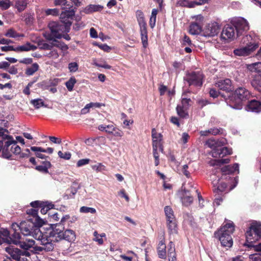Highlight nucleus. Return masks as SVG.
Wrapping results in <instances>:
<instances>
[{
    "mask_svg": "<svg viewBox=\"0 0 261 261\" xmlns=\"http://www.w3.org/2000/svg\"><path fill=\"white\" fill-rule=\"evenodd\" d=\"M244 42L246 40L248 41L246 43V46L236 49L233 50V53L238 56H247L252 53L257 47V44L252 40L251 35H246L244 38Z\"/></svg>",
    "mask_w": 261,
    "mask_h": 261,
    "instance_id": "6",
    "label": "nucleus"
},
{
    "mask_svg": "<svg viewBox=\"0 0 261 261\" xmlns=\"http://www.w3.org/2000/svg\"><path fill=\"white\" fill-rule=\"evenodd\" d=\"M226 143L225 140H221L220 141H216L214 139H208L205 142V145H206L208 147H210L212 149V150H215L220 146H223Z\"/></svg>",
    "mask_w": 261,
    "mask_h": 261,
    "instance_id": "28",
    "label": "nucleus"
},
{
    "mask_svg": "<svg viewBox=\"0 0 261 261\" xmlns=\"http://www.w3.org/2000/svg\"><path fill=\"white\" fill-rule=\"evenodd\" d=\"M168 256L169 261H176L174 244L172 241L168 245Z\"/></svg>",
    "mask_w": 261,
    "mask_h": 261,
    "instance_id": "30",
    "label": "nucleus"
},
{
    "mask_svg": "<svg viewBox=\"0 0 261 261\" xmlns=\"http://www.w3.org/2000/svg\"><path fill=\"white\" fill-rule=\"evenodd\" d=\"M80 212L83 213H91V214H95L96 213V210L95 208L93 207H87V206H82L80 208Z\"/></svg>",
    "mask_w": 261,
    "mask_h": 261,
    "instance_id": "54",
    "label": "nucleus"
},
{
    "mask_svg": "<svg viewBox=\"0 0 261 261\" xmlns=\"http://www.w3.org/2000/svg\"><path fill=\"white\" fill-rule=\"evenodd\" d=\"M58 154L60 158L67 160H69L71 156V154L69 152H65L63 153L61 151H58Z\"/></svg>",
    "mask_w": 261,
    "mask_h": 261,
    "instance_id": "58",
    "label": "nucleus"
},
{
    "mask_svg": "<svg viewBox=\"0 0 261 261\" xmlns=\"http://www.w3.org/2000/svg\"><path fill=\"white\" fill-rule=\"evenodd\" d=\"M5 36L10 38H17L23 36V35L18 34L14 29H10L5 34Z\"/></svg>",
    "mask_w": 261,
    "mask_h": 261,
    "instance_id": "50",
    "label": "nucleus"
},
{
    "mask_svg": "<svg viewBox=\"0 0 261 261\" xmlns=\"http://www.w3.org/2000/svg\"><path fill=\"white\" fill-rule=\"evenodd\" d=\"M51 166V164L48 161L43 162V164L36 166V169L40 172L47 173L48 169Z\"/></svg>",
    "mask_w": 261,
    "mask_h": 261,
    "instance_id": "42",
    "label": "nucleus"
},
{
    "mask_svg": "<svg viewBox=\"0 0 261 261\" xmlns=\"http://www.w3.org/2000/svg\"><path fill=\"white\" fill-rule=\"evenodd\" d=\"M179 195L183 205L188 206L193 202V198L191 196L188 191L183 190L179 193Z\"/></svg>",
    "mask_w": 261,
    "mask_h": 261,
    "instance_id": "20",
    "label": "nucleus"
},
{
    "mask_svg": "<svg viewBox=\"0 0 261 261\" xmlns=\"http://www.w3.org/2000/svg\"><path fill=\"white\" fill-rule=\"evenodd\" d=\"M230 160L229 159L213 160L210 162L209 164L211 166H219L222 164L228 163Z\"/></svg>",
    "mask_w": 261,
    "mask_h": 261,
    "instance_id": "47",
    "label": "nucleus"
},
{
    "mask_svg": "<svg viewBox=\"0 0 261 261\" xmlns=\"http://www.w3.org/2000/svg\"><path fill=\"white\" fill-rule=\"evenodd\" d=\"M245 109L249 112L258 113L261 111V102L252 100L246 106Z\"/></svg>",
    "mask_w": 261,
    "mask_h": 261,
    "instance_id": "23",
    "label": "nucleus"
},
{
    "mask_svg": "<svg viewBox=\"0 0 261 261\" xmlns=\"http://www.w3.org/2000/svg\"><path fill=\"white\" fill-rule=\"evenodd\" d=\"M136 16L139 25L147 24L145 20L144 13L142 11L137 10L136 12Z\"/></svg>",
    "mask_w": 261,
    "mask_h": 261,
    "instance_id": "41",
    "label": "nucleus"
},
{
    "mask_svg": "<svg viewBox=\"0 0 261 261\" xmlns=\"http://www.w3.org/2000/svg\"><path fill=\"white\" fill-rule=\"evenodd\" d=\"M93 64L97 67H102L105 69H110L111 68V66L107 64L105 61H103L101 63H98L95 60H94Z\"/></svg>",
    "mask_w": 261,
    "mask_h": 261,
    "instance_id": "57",
    "label": "nucleus"
},
{
    "mask_svg": "<svg viewBox=\"0 0 261 261\" xmlns=\"http://www.w3.org/2000/svg\"><path fill=\"white\" fill-rule=\"evenodd\" d=\"M69 219H70V217L69 215L63 216L61 219L60 222L56 225H60V227H64V226L65 225L66 222H68Z\"/></svg>",
    "mask_w": 261,
    "mask_h": 261,
    "instance_id": "60",
    "label": "nucleus"
},
{
    "mask_svg": "<svg viewBox=\"0 0 261 261\" xmlns=\"http://www.w3.org/2000/svg\"><path fill=\"white\" fill-rule=\"evenodd\" d=\"M202 78L201 73L193 72L187 74L185 77V80L188 83L190 86H201L202 84Z\"/></svg>",
    "mask_w": 261,
    "mask_h": 261,
    "instance_id": "13",
    "label": "nucleus"
},
{
    "mask_svg": "<svg viewBox=\"0 0 261 261\" xmlns=\"http://www.w3.org/2000/svg\"><path fill=\"white\" fill-rule=\"evenodd\" d=\"M27 214L32 216V218H30L28 220L34 221L37 225L42 226L44 223V220L38 216V211L36 209L31 208L28 210Z\"/></svg>",
    "mask_w": 261,
    "mask_h": 261,
    "instance_id": "24",
    "label": "nucleus"
},
{
    "mask_svg": "<svg viewBox=\"0 0 261 261\" xmlns=\"http://www.w3.org/2000/svg\"><path fill=\"white\" fill-rule=\"evenodd\" d=\"M79 65L76 62H71L68 64V69L71 72H75L78 70Z\"/></svg>",
    "mask_w": 261,
    "mask_h": 261,
    "instance_id": "61",
    "label": "nucleus"
},
{
    "mask_svg": "<svg viewBox=\"0 0 261 261\" xmlns=\"http://www.w3.org/2000/svg\"><path fill=\"white\" fill-rule=\"evenodd\" d=\"M48 27L50 33L46 32L44 33V37L48 40H53L55 38L60 39L64 33H67L69 31L68 25H65L61 21L50 22Z\"/></svg>",
    "mask_w": 261,
    "mask_h": 261,
    "instance_id": "3",
    "label": "nucleus"
},
{
    "mask_svg": "<svg viewBox=\"0 0 261 261\" xmlns=\"http://www.w3.org/2000/svg\"><path fill=\"white\" fill-rule=\"evenodd\" d=\"M251 85L255 89L261 92V74L254 76L251 81Z\"/></svg>",
    "mask_w": 261,
    "mask_h": 261,
    "instance_id": "38",
    "label": "nucleus"
},
{
    "mask_svg": "<svg viewBox=\"0 0 261 261\" xmlns=\"http://www.w3.org/2000/svg\"><path fill=\"white\" fill-rule=\"evenodd\" d=\"M35 81L31 82H30L28 85L23 89V93L27 95H29L30 94V88H31L33 85V84L35 83Z\"/></svg>",
    "mask_w": 261,
    "mask_h": 261,
    "instance_id": "64",
    "label": "nucleus"
},
{
    "mask_svg": "<svg viewBox=\"0 0 261 261\" xmlns=\"http://www.w3.org/2000/svg\"><path fill=\"white\" fill-rule=\"evenodd\" d=\"M234 230L232 222H229L223 225L219 230L215 233L216 238L219 239L222 246L230 248L233 245L231 235Z\"/></svg>",
    "mask_w": 261,
    "mask_h": 261,
    "instance_id": "2",
    "label": "nucleus"
},
{
    "mask_svg": "<svg viewBox=\"0 0 261 261\" xmlns=\"http://www.w3.org/2000/svg\"><path fill=\"white\" fill-rule=\"evenodd\" d=\"M250 92L244 87H239L235 91V101H231L229 106L234 109L241 110L243 107V101L250 97Z\"/></svg>",
    "mask_w": 261,
    "mask_h": 261,
    "instance_id": "5",
    "label": "nucleus"
},
{
    "mask_svg": "<svg viewBox=\"0 0 261 261\" xmlns=\"http://www.w3.org/2000/svg\"><path fill=\"white\" fill-rule=\"evenodd\" d=\"M158 151H160L159 150V147H154L153 148V154L155 159V165L157 166L159 164V154L158 153Z\"/></svg>",
    "mask_w": 261,
    "mask_h": 261,
    "instance_id": "56",
    "label": "nucleus"
},
{
    "mask_svg": "<svg viewBox=\"0 0 261 261\" xmlns=\"http://www.w3.org/2000/svg\"><path fill=\"white\" fill-rule=\"evenodd\" d=\"M166 225L170 235L177 233V225L176 219L166 221Z\"/></svg>",
    "mask_w": 261,
    "mask_h": 261,
    "instance_id": "29",
    "label": "nucleus"
},
{
    "mask_svg": "<svg viewBox=\"0 0 261 261\" xmlns=\"http://www.w3.org/2000/svg\"><path fill=\"white\" fill-rule=\"evenodd\" d=\"M220 30V26L217 22L208 23L204 30L203 35L205 37H213L217 35Z\"/></svg>",
    "mask_w": 261,
    "mask_h": 261,
    "instance_id": "16",
    "label": "nucleus"
},
{
    "mask_svg": "<svg viewBox=\"0 0 261 261\" xmlns=\"http://www.w3.org/2000/svg\"><path fill=\"white\" fill-rule=\"evenodd\" d=\"M103 8V7L100 5H89L83 9L82 12L85 14H89L95 12H100Z\"/></svg>",
    "mask_w": 261,
    "mask_h": 261,
    "instance_id": "27",
    "label": "nucleus"
},
{
    "mask_svg": "<svg viewBox=\"0 0 261 261\" xmlns=\"http://www.w3.org/2000/svg\"><path fill=\"white\" fill-rule=\"evenodd\" d=\"M231 81L226 79L225 80H220L216 83V86L220 89L224 91H229L231 90Z\"/></svg>",
    "mask_w": 261,
    "mask_h": 261,
    "instance_id": "25",
    "label": "nucleus"
},
{
    "mask_svg": "<svg viewBox=\"0 0 261 261\" xmlns=\"http://www.w3.org/2000/svg\"><path fill=\"white\" fill-rule=\"evenodd\" d=\"M22 238V236L18 232L14 231L10 236V232L7 229L0 228V245L4 243H7L18 245Z\"/></svg>",
    "mask_w": 261,
    "mask_h": 261,
    "instance_id": "8",
    "label": "nucleus"
},
{
    "mask_svg": "<svg viewBox=\"0 0 261 261\" xmlns=\"http://www.w3.org/2000/svg\"><path fill=\"white\" fill-rule=\"evenodd\" d=\"M39 226L34 221L27 220L19 224V229L22 234L25 237L32 236L35 239H39L43 233Z\"/></svg>",
    "mask_w": 261,
    "mask_h": 261,
    "instance_id": "4",
    "label": "nucleus"
},
{
    "mask_svg": "<svg viewBox=\"0 0 261 261\" xmlns=\"http://www.w3.org/2000/svg\"><path fill=\"white\" fill-rule=\"evenodd\" d=\"M1 151L4 158L10 159L12 154L17 155L20 153L21 148L12 136L0 132V152Z\"/></svg>",
    "mask_w": 261,
    "mask_h": 261,
    "instance_id": "1",
    "label": "nucleus"
},
{
    "mask_svg": "<svg viewBox=\"0 0 261 261\" xmlns=\"http://www.w3.org/2000/svg\"><path fill=\"white\" fill-rule=\"evenodd\" d=\"M151 136L152 138V147H159L160 151H163V136L161 133H158L155 128L151 130Z\"/></svg>",
    "mask_w": 261,
    "mask_h": 261,
    "instance_id": "18",
    "label": "nucleus"
},
{
    "mask_svg": "<svg viewBox=\"0 0 261 261\" xmlns=\"http://www.w3.org/2000/svg\"><path fill=\"white\" fill-rule=\"evenodd\" d=\"M39 69V65L37 63H33L31 66L28 67L25 70V74L31 76L34 74Z\"/></svg>",
    "mask_w": 261,
    "mask_h": 261,
    "instance_id": "43",
    "label": "nucleus"
},
{
    "mask_svg": "<svg viewBox=\"0 0 261 261\" xmlns=\"http://www.w3.org/2000/svg\"><path fill=\"white\" fill-rule=\"evenodd\" d=\"M74 15V10L73 8H70L69 10H65L62 12L60 14V18L61 19L62 22L65 25H68L69 28V26L71 24L70 20L73 19Z\"/></svg>",
    "mask_w": 261,
    "mask_h": 261,
    "instance_id": "17",
    "label": "nucleus"
},
{
    "mask_svg": "<svg viewBox=\"0 0 261 261\" xmlns=\"http://www.w3.org/2000/svg\"><path fill=\"white\" fill-rule=\"evenodd\" d=\"M191 102L190 98H187L182 95L181 102L177 106L176 111L178 115L181 117H185L188 115L187 110Z\"/></svg>",
    "mask_w": 261,
    "mask_h": 261,
    "instance_id": "14",
    "label": "nucleus"
},
{
    "mask_svg": "<svg viewBox=\"0 0 261 261\" xmlns=\"http://www.w3.org/2000/svg\"><path fill=\"white\" fill-rule=\"evenodd\" d=\"M221 171L222 172V178H226V176L227 174H229L235 172L238 173H239V164L235 163L232 166H225L222 168Z\"/></svg>",
    "mask_w": 261,
    "mask_h": 261,
    "instance_id": "22",
    "label": "nucleus"
},
{
    "mask_svg": "<svg viewBox=\"0 0 261 261\" xmlns=\"http://www.w3.org/2000/svg\"><path fill=\"white\" fill-rule=\"evenodd\" d=\"M246 238L248 243H252L258 240L261 238V224L253 223L249 229L246 232Z\"/></svg>",
    "mask_w": 261,
    "mask_h": 261,
    "instance_id": "9",
    "label": "nucleus"
},
{
    "mask_svg": "<svg viewBox=\"0 0 261 261\" xmlns=\"http://www.w3.org/2000/svg\"><path fill=\"white\" fill-rule=\"evenodd\" d=\"M237 34L236 28L233 26V24H227L222 30L221 38L224 40L231 41L239 36Z\"/></svg>",
    "mask_w": 261,
    "mask_h": 261,
    "instance_id": "11",
    "label": "nucleus"
},
{
    "mask_svg": "<svg viewBox=\"0 0 261 261\" xmlns=\"http://www.w3.org/2000/svg\"><path fill=\"white\" fill-rule=\"evenodd\" d=\"M247 68L251 72H261V62H256L247 65Z\"/></svg>",
    "mask_w": 261,
    "mask_h": 261,
    "instance_id": "39",
    "label": "nucleus"
},
{
    "mask_svg": "<svg viewBox=\"0 0 261 261\" xmlns=\"http://www.w3.org/2000/svg\"><path fill=\"white\" fill-rule=\"evenodd\" d=\"M30 102L36 109H39L44 105V101L40 98L32 99Z\"/></svg>",
    "mask_w": 261,
    "mask_h": 261,
    "instance_id": "51",
    "label": "nucleus"
},
{
    "mask_svg": "<svg viewBox=\"0 0 261 261\" xmlns=\"http://www.w3.org/2000/svg\"><path fill=\"white\" fill-rule=\"evenodd\" d=\"M76 82V81L74 77H70V79L66 82L65 85L68 91H72L74 85Z\"/></svg>",
    "mask_w": 261,
    "mask_h": 261,
    "instance_id": "53",
    "label": "nucleus"
},
{
    "mask_svg": "<svg viewBox=\"0 0 261 261\" xmlns=\"http://www.w3.org/2000/svg\"><path fill=\"white\" fill-rule=\"evenodd\" d=\"M36 47L31 44L29 42L21 45L15 47V51L16 52H22V51H28L30 50H34L36 49Z\"/></svg>",
    "mask_w": 261,
    "mask_h": 261,
    "instance_id": "32",
    "label": "nucleus"
},
{
    "mask_svg": "<svg viewBox=\"0 0 261 261\" xmlns=\"http://www.w3.org/2000/svg\"><path fill=\"white\" fill-rule=\"evenodd\" d=\"M232 152V151L231 148L220 146L215 150H212L211 152V154L213 157L215 158H222L227 155L231 154Z\"/></svg>",
    "mask_w": 261,
    "mask_h": 261,
    "instance_id": "19",
    "label": "nucleus"
},
{
    "mask_svg": "<svg viewBox=\"0 0 261 261\" xmlns=\"http://www.w3.org/2000/svg\"><path fill=\"white\" fill-rule=\"evenodd\" d=\"M220 129L217 128H211L208 130L200 131V134L201 136H206L209 134L216 135L220 133Z\"/></svg>",
    "mask_w": 261,
    "mask_h": 261,
    "instance_id": "45",
    "label": "nucleus"
},
{
    "mask_svg": "<svg viewBox=\"0 0 261 261\" xmlns=\"http://www.w3.org/2000/svg\"><path fill=\"white\" fill-rule=\"evenodd\" d=\"M75 239V232L71 229H66L63 230V240H65L69 242H73Z\"/></svg>",
    "mask_w": 261,
    "mask_h": 261,
    "instance_id": "33",
    "label": "nucleus"
},
{
    "mask_svg": "<svg viewBox=\"0 0 261 261\" xmlns=\"http://www.w3.org/2000/svg\"><path fill=\"white\" fill-rule=\"evenodd\" d=\"M164 212L166 216V221H167L168 220H172L176 219L173 210L170 206H166L164 207Z\"/></svg>",
    "mask_w": 261,
    "mask_h": 261,
    "instance_id": "40",
    "label": "nucleus"
},
{
    "mask_svg": "<svg viewBox=\"0 0 261 261\" xmlns=\"http://www.w3.org/2000/svg\"><path fill=\"white\" fill-rule=\"evenodd\" d=\"M27 5V0H17L15 4V7L19 12L23 11Z\"/></svg>",
    "mask_w": 261,
    "mask_h": 261,
    "instance_id": "46",
    "label": "nucleus"
},
{
    "mask_svg": "<svg viewBox=\"0 0 261 261\" xmlns=\"http://www.w3.org/2000/svg\"><path fill=\"white\" fill-rule=\"evenodd\" d=\"M232 24L236 28L237 35L240 36L243 32L247 31L249 29V25L248 21L242 17L235 18L232 21Z\"/></svg>",
    "mask_w": 261,
    "mask_h": 261,
    "instance_id": "12",
    "label": "nucleus"
},
{
    "mask_svg": "<svg viewBox=\"0 0 261 261\" xmlns=\"http://www.w3.org/2000/svg\"><path fill=\"white\" fill-rule=\"evenodd\" d=\"M166 245L164 241H161L159 242L158 251V255L160 258L165 259L166 258Z\"/></svg>",
    "mask_w": 261,
    "mask_h": 261,
    "instance_id": "34",
    "label": "nucleus"
},
{
    "mask_svg": "<svg viewBox=\"0 0 261 261\" xmlns=\"http://www.w3.org/2000/svg\"><path fill=\"white\" fill-rule=\"evenodd\" d=\"M245 245L250 249V250H254L256 252H261V243L254 245L253 244V243H248L247 242L246 244H245Z\"/></svg>",
    "mask_w": 261,
    "mask_h": 261,
    "instance_id": "52",
    "label": "nucleus"
},
{
    "mask_svg": "<svg viewBox=\"0 0 261 261\" xmlns=\"http://www.w3.org/2000/svg\"><path fill=\"white\" fill-rule=\"evenodd\" d=\"M140 32L141 37V41L144 47L146 48L148 45V35L147 31V24L139 25Z\"/></svg>",
    "mask_w": 261,
    "mask_h": 261,
    "instance_id": "26",
    "label": "nucleus"
},
{
    "mask_svg": "<svg viewBox=\"0 0 261 261\" xmlns=\"http://www.w3.org/2000/svg\"><path fill=\"white\" fill-rule=\"evenodd\" d=\"M158 13V10L156 9H153L152 10L151 14L149 19V25L152 29H153L155 25L156 15Z\"/></svg>",
    "mask_w": 261,
    "mask_h": 261,
    "instance_id": "44",
    "label": "nucleus"
},
{
    "mask_svg": "<svg viewBox=\"0 0 261 261\" xmlns=\"http://www.w3.org/2000/svg\"><path fill=\"white\" fill-rule=\"evenodd\" d=\"M11 6V2L10 0L0 1V8L2 10L8 9Z\"/></svg>",
    "mask_w": 261,
    "mask_h": 261,
    "instance_id": "55",
    "label": "nucleus"
},
{
    "mask_svg": "<svg viewBox=\"0 0 261 261\" xmlns=\"http://www.w3.org/2000/svg\"><path fill=\"white\" fill-rule=\"evenodd\" d=\"M45 13L47 15L57 16L59 13V11L58 9H48L45 10Z\"/></svg>",
    "mask_w": 261,
    "mask_h": 261,
    "instance_id": "59",
    "label": "nucleus"
},
{
    "mask_svg": "<svg viewBox=\"0 0 261 261\" xmlns=\"http://www.w3.org/2000/svg\"><path fill=\"white\" fill-rule=\"evenodd\" d=\"M249 258L251 261H261V254L255 253L250 254Z\"/></svg>",
    "mask_w": 261,
    "mask_h": 261,
    "instance_id": "62",
    "label": "nucleus"
},
{
    "mask_svg": "<svg viewBox=\"0 0 261 261\" xmlns=\"http://www.w3.org/2000/svg\"><path fill=\"white\" fill-rule=\"evenodd\" d=\"M35 242L33 239L26 238L24 236L21 239L17 246H19L21 248L27 250H29L30 248H33L35 245Z\"/></svg>",
    "mask_w": 261,
    "mask_h": 261,
    "instance_id": "21",
    "label": "nucleus"
},
{
    "mask_svg": "<svg viewBox=\"0 0 261 261\" xmlns=\"http://www.w3.org/2000/svg\"><path fill=\"white\" fill-rule=\"evenodd\" d=\"M54 47H56L60 49L63 51H65L68 49V46L64 42H59L54 39Z\"/></svg>",
    "mask_w": 261,
    "mask_h": 261,
    "instance_id": "48",
    "label": "nucleus"
},
{
    "mask_svg": "<svg viewBox=\"0 0 261 261\" xmlns=\"http://www.w3.org/2000/svg\"><path fill=\"white\" fill-rule=\"evenodd\" d=\"M64 229V227L56 225L54 227L47 229L45 232H43V236L48 242L52 243L58 242L63 240Z\"/></svg>",
    "mask_w": 261,
    "mask_h": 261,
    "instance_id": "7",
    "label": "nucleus"
},
{
    "mask_svg": "<svg viewBox=\"0 0 261 261\" xmlns=\"http://www.w3.org/2000/svg\"><path fill=\"white\" fill-rule=\"evenodd\" d=\"M116 126L113 124H110L109 125L101 124L98 126V129L101 132H105L109 134H112L113 130H115Z\"/></svg>",
    "mask_w": 261,
    "mask_h": 261,
    "instance_id": "36",
    "label": "nucleus"
},
{
    "mask_svg": "<svg viewBox=\"0 0 261 261\" xmlns=\"http://www.w3.org/2000/svg\"><path fill=\"white\" fill-rule=\"evenodd\" d=\"M89 162H90V160L89 159H81L77 161L76 166L78 167H80L83 166L88 164L89 163Z\"/></svg>",
    "mask_w": 261,
    "mask_h": 261,
    "instance_id": "63",
    "label": "nucleus"
},
{
    "mask_svg": "<svg viewBox=\"0 0 261 261\" xmlns=\"http://www.w3.org/2000/svg\"><path fill=\"white\" fill-rule=\"evenodd\" d=\"M36 240L41 242L42 246H33V248L36 252H42L43 251L48 252L53 250L54 249V243L48 242L47 239L44 237L43 233L39 239Z\"/></svg>",
    "mask_w": 261,
    "mask_h": 261,
    "instance_id": "15",
    "label": "nucleus"
},
{
    "mask_svg": "<svg viewBox=\"0 0 261 261\" xmlns=\"http://www.w3.org/2000/svg\"><path fill=\"white\" fill-rule=\"evenodd\" d=\"M220 179H219L217 181L213 180L212 181V183L213 184L214 187H216V188L214 189V191L215 192H217L218 194L219 192H223L225 191L227 187V185L225 183L221 182L219 183Z\"/></svg>",
    "mask_w": 261,
    "mask_h": 261,
    "instance_id": "31",
    "label": "nucleus"
},
{
    "mask_svg": "<svg viewBox=\"0 0 261 261\" xmlns=\"http://www.w3.org/2000/svg\"><path fill=\"white\" fill-rule=\"evenodd\" d=\"M177 4L180 6L192 8L195 7L198 3L188 0H177Z\"/></svg>",
    "mask_w": 261,
    "mask_h": 261,
    "instance_id": "37",
    "label": "nucleus"
},
{
    "mask_svg": "<svg viewBox=\"0 0 261 261\" xmlns=\"http://www.w3.org/2000/svg\"><path fill=\"white\" fill-rule=\"evenodd\" d=\"M31 150L33 151H40L42 152H47L51 154L53 152L54 149L53 148L48 147L46 149H44L40 147L32 146L31 147Z\"/></svg>",
    "mask_w": 261,
    "mask_h": 261,
    "instance_id": "49",
    "label": "nucleus"
},
{
    "mask_svg": "<svg viewBox=\"0 0 261 261\" xmlns=\"http://www.w3.org/2000/svg\"><path fill=\"white\" fill-rule=\"evenodd\" d=\"M201 31V26L197 22H192L190 25L189 33L192 35L199 34Z\"/></svg>",
    "mask_w": 261,
    "mask_h": 261,
    "instance_id": "35",
    "label": "nucleus"
},
{
    "mask_svg": "<svg viewBox=\"0 0 261 261\" xmlns=\"http://www.w3.org/2000/svg\"><path fill=\"white\" fill-rule=\"evenodd\" d=\"M5 250L12 258L17 261H27L25 257L30 255L29 252L21 251L13 246L6 247Z\"/></svg>",
    "mask_w": 261,
    "mask_h": 261,
    "instance_id": "10",
    "label": "nucleus"
}]
</instances>
